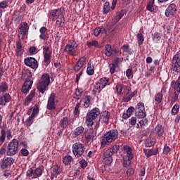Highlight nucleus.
Wrapping results in <instances>:
<instances>
[{
    "label": "nucleus",
    "mask_w": 180,
    "mask_h": 180,
    "mask_svg": "<svg viewBox=\"0 0 180 180\" xmlns=\"http://www.w3.org/2000/svg\"><path fill=\"white\" fill-rule=\"evenodd\" d=\"M120 150V145H115L112 148H110L105 150L103 154V162L105 165H110L113 162L114 154H116L117 151Z\"/></svg>",
    "instance_id": "nucleus-1"
},
{
    "label": "nucleus",
    "mask_w": 180,
    "mask_h": 180,
    "mask_svg": "<svg viewBox=\"0 0 180 180\" xmlns=\"http://www.w3.org/2000/svg\"><path fill=\"white\" fill-rule=\"evenodd\" d=\"M119 137V131L116 129H112L106 132L103 136L101 141V148L109 146L110 143H113L115 140H117Z\"/></svg>",
    "instance_id": "nucleus-2"
},
{
    "label": "nucleus",
    "mask_w": 180,
    "mask_h": 180,
    "mask_svg": "<svg viewBox=\"0 0 180 180\" xmlns=\"http://www.w3.org/2000/svg\"><path fill=\"white\" fill-rule=\"evenodd\" d=\"M49 85H50V75L49 73H44L37 84L38 92L44 94L47 91Z\"/></svg>",
    "instance_id": "nucleus-3"
},
{
    "label": "nucleus",
    "mask_w": 180,
    "mask_h": 180,
    "mask_svg": "<svg viewBox=\"0 0 180 180\" xmlns=\"http://www.w3.org/2000/svg\"><path fill=\"white\" fill-rule=\"evenodd\" d=\"M24 77H27L25 82L23 84V94H27L30 89H32V86L33 85V80L32 79V72L30 70L23 68Z\"/></svg>",
    "instance_id": "nucleus-4"
},
{
    "label": "nucleus",
    "mask_w": 180,
    "mask_h": 180,
    "mask_svg": "<svg viewBox=\"0 0 180 180\" xmlns=\"http://www.w3.org/2000/svg\"><path fill=\"white\" fill-rule=\"evenodd\" d=\"M99 115H101V110H99V108H93L87 113L86 116V122H88V127H92V126L95 124L94 121L98 116H99Z\"/></svg>",
    "instance_id": "nucleus-5"
},
{
    "label": "nucleus",
    "mask_w": 180,
    "mask_h": 180,
    "mask_svg": "<svg viewBox=\"0 0 180 180\" xmlns=\"http://www.w3.org/2000/svg\"><path fill=\"white\" fill-rule=\"evenodd\" d=\"M78 46L79 44L75 40L69 41V43L65 46L64 51L72 57H76Z\"/></svg>",
    "instance_id": "nucleus-6"
},
{
    "label": "nucleus",
    "mask_w": 180,
    "mask_h": 180,
    "mask_svg": "<svg viewBox=\"0 0 180 180\" xmlns=\"http://www.w3.org/2000/svg\"><path fill=\"white\" fill-rule=\"evenodd\" d=\"M73 155L76 158H81L84 157V153H85V146L81 142H76L72 146Z\"/></svg>",
    "instance_id": "nucleus-7"
},
{
    "label": "nucleus",
    "mask_w": 180,
    "mask_h": 180,
    "mask_svg": "<svg viewBox=\"0 0 180 180\" xmlns=\"http://www.w3.org/2000/svg\"><path fill=\"white\" fill-rule=\"evenodd\" d=\"M19 150V142L16 139H13L8 145L7 155L12 157L15 155Z\"/></svg>",
    "instance_id": "nucleus-8"
},
{
    "label": "nucleus",
    "mask_w": 180,
    "mask_h": 180,
    "mask_svg": "<svg viewBox=\"0 0 180 180\" xmlns=\"http://www.w3.org/2000/svg\"><path fill=\"white\" fill-rule=\"evenodd\" d=\"M180 68V51H178L174 56L172 61L171 70L173 72H179Z\"/></svg>",
    "instance_id": "nucleus-9"
},
{
    "label": "nucleus",
    "mask_w": 180,
    "mask_h": 180,
    "mask_svg": "<svg viewBox=\"0 0 180 180\" xmlns=\"http://www.w3.org/2000/svg\"><path fill=\"white\" fill-rule=\"evenodd\" d=\"M108 82H109V77H103L100 79L98 82H97L94 85L93 91H94L95 94H96L97 91H98V92H101V91H102V89H103V88H105V86L108 85Z\"/></svg>",
    "instance_id": "nucleus-10"
},
{
    "label": "nucleus",
    "mask_w": 180,
    "mask_h": 180,
    "mask_svg": "<svg viewBox=\"0 0 180 180\" xmlns=\"http://www.w3.org/2000/svg\"><path fill=\"white\" fill-rule=\"evenodd\" d=\"M51 54H53V51L50 50L49 46H45L43 48V56L44 63H45L46 65H50V63H51Z\"/></svg>",
    "instance_id": "nucleus-11"
},
{
    "label": "nucleus",
    "mask_w": 180,
    "mask_h": 180,
    "mask_svg": "<svg viewBox=\"0 0 180 180\" xmlns=\"http://www.w3.org/2000/svg\"><path fill=\"white\" fill-rule=\"evenodd\" d=\"M24 63L27 67H30L32 70H37L39 68V62L33 57H27L25 58Z\"/></svg>",
    "instance_id": "nucleus-12"
},
{
    "label": "nucleus",
    "mask_w": 180,
    "mask_h": 180,
    "mask_svg": "<svg viewBox=\"0 0 180 180\" xmlns=\"http://www.w3.org/2000/svg\"><path fill=\"white\" fill-rule=\"evenodd\" d=\"M136 117H146L147 113L146 112V108L144 103H139L135 108Z\"/></svg>",
    "instance_id": "nucleus-13"
},
{
    "label": "nucleus",
    "mask_w": 180,
    "mask_h": 180,
    "mask_svg": "<svg viewBox=\"0 0 180 180\" xmlns=\"http://www.w3.org/2000/svg\"><path fill=\"white\" fill-rule=\"evenodd\" d=\"M177 11L178 9L176 8V4H171L166 8L165 15L166 18H174V16H175L176 14Z\"/></svg>",
    "instance_id": "nucleus-14"
},
{
    "label": "nucleus",
    "mask_w": 180,
    "mask_h": 180,
    "mask_svg": "<svg viewBox=\"0 0 180 180\" xmlns=\"http://www.w3.org/2000/svg\"><path fill=\"white\" fill-rule=\"evenodd\" d=\"M46 109L48 110H55L56 109V94L55 93H51L49 97Z\"/></svg>",
    "instance_id": "nucleus-15"
},
{
    "label": "nucleus",
    "mask_w": 180,
    "mask_h": 180,
    "mask_svg": "<svg viewBox=\"0 0 180 180\" xmlns=\"http://www.w3.org/2000/svg\"><path fill=\"white\" fill-rule=\"evenodd\" d=\"M63 13H64V8H60L57 9L51 10V11L49 13V18H56V19H58L59 18H61L63 15Z\"/></svg>",
    "instance_id": "nucleus-16"
},
{
    "label": "nucleus",
    "mask_w": 180,
    "mask_h": 180,
    "mask_svg": "<svg viewBox=\"0 0 180 180\" xmlns=\"http://www.w3.org/2000/svg\"><path fill=\"white\" fill-rule=\"evenodd\" d=\"M115 89L118 95H122V94H124V95H129V86H125L123 84H117L115 86Z\"/></svg>",
    "instance_id": "nucleus-17"
},
{
    "label": "nucleus",
    "mask_w": 180,
    "mask_h": 180,
    "mask_svg": "<svg viewBox=\"0 0 180 180\" xmlns=\"http://www.w3.org/2000/svg\"><path fill=\"white\" fill-rule=\"evenodd\" d=\"M123 167L124 168H129L131 165V161H133V157L124 155L123 156Z\"/></svg>",
    "instance_id": "nucleus-18"
},
{
    "label": "nucleus",
    "mask_w": 180,
    "mask_h": 180,
    "mask_svg": "<svg viewBox=\"0 0 180 180\" xmlns=\"http://www.w3.org/2000/svg\"><path fill=\"white\" fill-rule=\"evenodd\" d=\"M155 133H156L160 139H162L164 134H165V129L162 127V125L158 124L155 128Z\"/></svg>",
    "instance_id": "nucleus-19"
},
{
    "label": "nucleus",
    "mask_w": 180,
    "mask_h": 180,
    "mask_svg": "<svg viewBox=\"0 0 180 180\" xmlns=\"http://www.w3.org/2000/svg\"><path fill=\"white\" fill-rule=\"evenodd\" d=\"M59 125L62 128L61 133L64 131L65 129L68 128V126H70V121L68 120V117H64L63 119L60 120L59 122Z\"/></svg>",
    "instance_id": "nucleus-20"
},
{
    "label": "nucleus",
    "mask_w": 180,
    "mask_h": 180,
    "mask_svg": "<svg viewBox=\"0 0 180 180\" xmlns=\"http://www.w3.org/2000/svg\"><path fill=\"white\" fill-rule=\"evenodd\" d=\"M14 161L15 160L12 158H7L3 160L1 162V168H3V169H5V168H8V167H11L12 164H13Z\"/></svg>",
    "instance_id": "nucleus-21"
},
{
    "label": "nucleus",
    "mask_w": 180,
    "mask_h": 180,
    "mask_svg": "<svg viewBox=\"0 0 180 180\" xmlns=\"http://www.w3.org/2000/svg\"><path fill=\"white\" fill-rule=\"evenodd\" d=\"M84 131H85V128H84V127L82 126L77 127L72 131V136L74 139H75L78 137V136H81V134H83Z\"/></svg>",
    "instance_id": "nucleus-22"
},
{
    "label": "nucleus",
    "mask_w": 180,
    "mask_h": 180,
    "mask_svg": "<svg viewBox=\"0 0 180 180\" xmlns=\"http://www.w3.org/2000/svg\"><path fill=\"white\" fill-rule=\"evenodd\" d=\"M11 101V95L9 94H6L3 96H0V105L5 106L6 103L10 102Z\"/></svg>",
    "instance_id": "nucleus-23"
},
{
    "label": "nucleus",
    "mask_w": 180,
    "mask_h": 180,
    "mask_svg": "<svg viewBox=\"0 0 180 180\" xmlns=\"http://www.w3.org/2000/svg\"><path fill=\"white\" fill-rule=\"evenodd\" d=\"M143 153L147 158L153 157V155H157L158 154V148L156 149H143Z\"/></svg>",
    "instance_id": "nucleus-24"
},
{
    "label": "nucleus",
    "mask_w": 180,
    "mask_h": 180,
    "mask_svg": "<svg viewBox=\"0 0 180 180\" xmlns=\"http://www.w3.org/2000/svg\"><path fill=\"white\" fill-rule=\"evenodd\" d=\"M144 117H139V119H141L136 124V129H144L147 124H148V119Z\"/></svg>",
    "instance_id": "nucleus-25"
},
{
    "label": "nucleus",
    "mask_w": 180,
    "mask_h": 180,
    "mask_svg": "<svg viewBox=\"0 0 180 180\" xmlns=\"http://www.w3.org/2000/svg\"><path fill=\"white\" fill-rule=\"evenodd\" d=\"M82 92H84L82 88H77L72 95L73 98L76 99V101H79L82 96Z\"/></svg>",
    "instance_id": "nucleus-26"
},
{
    "label": "nucleus",
    "mask_w": 180,
    "mask_h": 180,
    "mask_svg": "<svg viewBox=\"0 0 180 180\" xmlns=\"http://www.w3.org/2000/svg\"><path fill=\"white\" fill-rule=\"evenodd\" d=\"M134 107H129L127 110H125L122 115V117L124 120L126 119H129V117H130V116H131V115H133V112H134Z\"/></svg>",
    "instance_id": "nucleus-27"
},
{
    "label": "nucleus",
    "mask_w": 180,
    "mask_h": 180,
    "mask_svg": "<svg viewBox=\"0 0 180 180\" xmlns=\"http://www.w3.org/2000/svg\"><path fill=\"white\" fill-rule=\"evenodd\" d=\"M36 95V90L33 89L30 91V94L26 97L25 100V106H27L30 102H32V99L34 98V96Z\"/></svg>",
    "instance_id": "nucleus-28"
},
{
    "label": "nucleus",
    "mask_w": 180,
    "mask_h": 180,
    "mask_svg": "<svg viewBox=\"0 0 180 180\" xmlns=\"http://www.w3.org/2000/svg\"><path fill=\"white\" fill-rule=\"evenodd\" d=\"M95 135L94 134V129H90L87 133L85 134V139L86 143H91L94 141Z\"/></svg>",
    "instance_id": "nucleus-29"
},
{
    "label": "nucleus",
    "mask_w": 180,
    "mask_h": 180,
    "mask_svg": "<svg viewBox=\"0 0 180 180\" xmlns=\"http://www.w3.org/2000/svg\"><path fill=\"white\" fill-rule=\"evenodd\" d=\"M109 119H110V113L109 111H104L101 117L100 120H103V123L108 124L109 123Z\"/></svg>",
    "instance_id": "nucleus-30"
},
{
    "label": "nucleus",
    "mask_w": 180,
    "mask_h": 180,
    "mask_svg": "<svg viewBox=\"0 0 180 180\" xmlns=\"http://www.w3.org/2000/svg\"><path fill=\"white\" fill-rule=\"evenodd\" d=\"M172 87L174 91H176L178 94H180V76L178 77L176 81L172 82Z\"/></svg>",
    "instance_id": "nucleus-31"
},
{
    "label": "nucleus",
    "mask_w": 180,
    "mask_h": 180,
    "mask_svg": "<svg viewBox=\"0 0 180 180\" xmlns=\"http://www.w3.org/2000/svg\"><path fill=\"white\" fill-rule=\"evenodd\" d=\"M39 39H41V40H46L47 37V28H46V27H41L39 29Z\"/></svg>",
    "instance_id": "nucleus-32"
},
{
    "label": "nucleus",
    "mask_w": 180,
    "mask_h": 180,
    "mask_svg": "<svg viewBox=\"0 0 180 180\" xmlns=\"http://www.w3.org/2000/svg\"><path fill=\"white\" fill-rule=\"evenodd\" d=\"M105 49V56H106V57H112V56H113V49H112V45L106 44Z\"/></svg>",
    "instance_id": "nucleus-33"
},
{
    "label": "nucleus",
    "mask_w": 180,
    "mask_h": 180,
    "mask_svg": "<svg viewBox=\"0 0 180 180\" xmlns=\"http://www.w3.org/2000/svg\"><path fill=\"white\" fill-rule=\"evenodd\" d=\"M15 51L18 57H22L23 54V48L22 47V44L20 41L16 43Z\"/></svg>",
    "instance_id": "nucleus-34"
},
{
    "label": "nucleus",
    "mask_w": 180,
    "mask_h": 180,
    "mask_svg": "<svg viewBox=\"0 0 180 180\" xmlns=\"http://www.w3.org/2000/svg\"><path fill=\"white\" fill-rule=\"evenodd\" d=\"M106 33V29L105 27H96L94 30V34L96 37H98L99 34H105Z\"/></svg>",
    "instance_id": "nucleus-35"
},
{
    "label": "nucleus",
    "mask_w": 180,
    "mask_h": 180,
    "mask_svg": "<svg viewBox=\"0 0 180 180\" xmlns=\"http://www.w3.org/2000/svg\"><path fill=\"white\" fill-rule=\"evenodd\" d=\"M60 174H61V168H60V167H58V165L54 166L52 168V171H51V174L52 176H58V175H60Z\"/></svg>",
    "instance_id": "nucleus-36"
},
{
    "label": "nucleus",
    "mask_w": 180,
    "mask_h": 180,
    "mask_svg": "<svg viewBox=\"0 0 180 180\" xmlns=\"http://www.w3.org/2000/svg\"><path fill=\"white\" fill-rule=\"evenodd\" d=\"M86 74L88 75H94L95 74V67H94L91 62H89L87 64Z\"/></svg>",
    "instance_id": "nucleus-37"
},
{
    "label": "nucleus",
    "mask_w": 180,
    "mask_h": 180,
    "mask_svg": "<svg viewBox=\"0 0 180 180\" xmlns=\"http://www.w3.org/2000/svg\"><path fill=\"white\" fill-rule=\"evenodd\" d=\"M56 25L58 26V27H64L65 25V18H64V15L58 18Z\"/></svg>",
    "instance_id": "nucleus-38"
},
{
    "label": "nucleus",
    "mask_w": 180,
    "mask_h": 180,
    "mask_svg": "<svg viewBox=\"0 0 180 180\" xmlns=\"http://www.w3.org/2000/svg\"><path fill=\"white\" fill-rule=\"evenodd\" d=\"M74 160L71 157V155H67L63 157V162L65 164V165H71V162H72Z\"/></svg>",
    "instance_id": "nucleus-39"
},
{
    "label": "nucleus",
    "mask_w": 180,
    "mask_h": 180,
    "mask_svg": "<svg viewBox=\"0 0 180 180\" xmlns=\"http://www.w3.org/2000/svg\"><path fill=\"white\" fill-rule=\"evenodd\" d=\"M123 149H124V151H125V153H127V155H128V157L134 158V155H133V150L130 146L127 145L124 146Z\"/></svg>",
    "instance_id": "nucleus-40"
},
{
    "label": "nucleus",
    "mask_w": 180,
    "mask_h": 180,
    "mask_svg": "<svg viewBox=\"0 0 180 180\" xmlns=\"http://www.w3.org/2000/svg\"><path fill=\"white\" fill-rule=\"evenodd\" d=\"M110 3L109 1H106L103 5V15H106L107 13H109V11H110Z\"/></svg>",
    "instance_id": "nucleus-41"
},
{
    "label": "nucleus",
    "mask_w": 180,
    "mask_h": 180,
    "mask_svg": "<svg viewBox=\"0 0 180 180\" xmlns=\"http://www.w3.org/2000/svg\"><path fill=\"white\" fill-rule=\"evenodd\" d=\"M84 104L83 106L84 108H89V105H91V96H86L85 98L83 100Z\"/></svg>",
    "instance_id": "nucleus-42"
},
{
    "label": "nucleus",
    "mask_w": 180,
    "mask_h": 180,
    "mask_svg": "<svg viewBox=\"0 0 180 180\" xmlns=\"http://www.w3.org/2000/svg\"><path fill=\"white\" fill-rule=\"evenodd\" d=\"M85 61H86V58H85V56H82L79 58L78 61L76 63V65L83 68L84 65H85Z\"/></svg>",
    "instance_id": "nucleus-43"
},
{
    "label": "nucleus",
    "mask_w": 180,
    "mask_h": 180,
    "mask_svg": "<svg viewBox=\"0 0 180 180\" xmlns=\"http://www.w3.org/2000/svg\"><path fill=\"white\" fill-rule=\"evenodd\" d=\"M8 84L6 82H1L0 84V94H4L8 91Z\"/></svg>",
    "instance_id": "nucleus-44"
},
{
    "label": "nucleus",
    "mask_w": 180,
    "mask_h": 180,
    "mask_svg": "<svg viewBox=\"0 0 180 180\" xmlns=\"http://www.w3.org/2000/svg\"><path fill=\"white\" fill-rule=\"evenodd\" d=\"M146 147L148 148V147H153V146H154L155 144V141H154V139H151V138H148L146 140Z\"/></svg>",
    "instance_id": "nucleus-45"
},
{
    "label": "nucleus",
    "mask_w": 180,
    "mask_h": 180,
    "mask_svg": "<svg viewBox=\"0 0 180 180\" xmlns=\"http://www.w3.org/2000/svg\"><path fill=\"white\" fill-rule=\"evenodd\" d=\"M162 35L160 34V32H155L153 35V41H155V43H158L160 40H161Z\"/></svg>",
    "instance_id": "nucleus-46"
},
{
    "label": "nucleus",
    "mask_w": 180,
    "mask_h": 180,
    "mask_svg": "<svg viewBox=\"0 0 180 180\" xmlns=\"http://www.w3.org/2000/svg\"><path fill=\"white\" fill-rule=\"evenodd\" d=\"M87 46L89 49H91V47H99V44L98 43V41H87Z\"/></svg>",
    "instance_id": "nucleus-47"
},
{
    "label": "nucleus",
    "mask_w": 180,
    "mask_h": 180,
    "mask_svg": "<svg viewBox=\"0 0 180 180\" xmlns=\"http://www.w3.org/2000/svg\"><path fill=\"white\" fill-rule=\"evenodd\" d=\"M27 33H29V25L27 22H23V37L27 36Z\"/></svg>",
    "instance_id": "nucleus-48"
},
{
    "label": "nucleus",
    "mask_w": 180,
    "mask_h": 180,
    "mask_svg": "<svg viewBox=\"0 0 180 180\" xmlns=\"http://www.w3.org/2000/svg\"><path fill=\"white\" fill-rule=\"evenodd\" d=\"M162 94L161 93H158V94H156L155 96V102H157L158 103H161L162 102Z\"/></svg>",
    "instance_id": "nucleus-49"
},
{
    "label": "nucleus",
    "mask_w": 180,
    "mask_h": 180,
    "mask_svg": "<svg viewBox=\"0 0 180 180\" xmlns=\"http://www.w3.org/2000/svg\"><path fill=\"white\" fill-rule=\"evenodd\" d=\"M178 112H179V105L175 104L172 109V116H175Z\"/></svg>",
    "instance_id": "nucleus-50"
},
{
    "label": "nucleus",
    "mask_w": 180,
    "mask_h": 180,
    "mask_svg": "<svg viewBox=\"0 0 180 180\" xmlns=\"http://www.w3.org/2000/svg\"><path fill=\"white\" fill-rule=\"evenodd\" d=\"M137 39H138V44L139 46H141L144 43V37L143 36V34L139 33L137 34Z\"/></svg>",
    "instance_id": "nucleus-51"
},
{
    "label": "nucleus",
    "mask_w": 180,
    "mask_h": 180,
    "mask_svg": "<svg viewBox=\"0 0 180 180\" xmlns=\"http://www.w3.org/2000/svg\"><path fill=\"white\" fill-rule=\"evenodd\" d=\"M146 9H148L150 12H154V1H150L148 2Z\"/></svg>",
    "instance_id": "nucleus-52"
},
{
    "label": "nucleus",
    "mask_w": 180,
    "mask_h": 180,
    "mask_svg": "<svg viewBox=\"0 0 180 180\" xmlns=\"http://www.w3.org/2000/svg\"><path fill=\"white\" fill-rule=\"evenodd\" d=\"M110 72L112 75L116 72V65L115 63H110L109 65Z\"/></svg>",
    "instance_id": "nucleus-53"
},
{
    "label": "nucleus",
    "mask_w": 180,
    "mask_h": 180,
    "mask_svg": "<svg viewBox=\"0 0 180 180\" xmlns=\"http://www.w3.org/2000/svg\"><path fill=\"white\" fill-rule=\"evenodd\" d=\"M1 136H0V141L1 143H4L5 141V138L6 137V131H5V129H2L1 131Z\"/></svg>",
    "instance_id": "nucleus-54"
},
{
    "label": "nucleus",
    "mask_w": 180,
    "mask_h": 180,
    "mask_svg": "<svg viewBox=\"0 0 180 180\" xmlns=\"http://www.w3.org/2000/svg\"><path fill=\"white\" fill-rule=\"evenodd\" d=\"M79 164H80V167L81 168H82V169H85V168H86L88 163L86 162V161L84 159H82V160H80L79 162Z\"/></svg>",
    "instance_id": "nucleus-55"
},
{
    "label": "nucleus",
    "mask_w": 180,
    "mask_h": 180,
    "mask_svg": "<svg viewBox=\"0 0 180 180\" xmlns=\"http://www.w3.org/2000/svg\"><path fill=\"white\" fill-rule=\"evenodd\" d=\"M178 98H179L178 93H176V91H174L173 93V96L172 98L171 103H175V102L178 101Z\"/></svg>",
    "instance_id": "nucleus-56"
},
{
    "label": "nucleus",
    "mask_w": 180,
    "mask_h": 180,
    "mask_svg": "<svg viewBox=\"0 0 180 180\" xmlns=\"http://www.w3.org/2000/svg\"><path fill=\"white\" fill-rule=\"evenodd\" d=\"M129 124H131V126H134L136 124V123H137V117H131L129 120Z\"/></svg>",
    "instance_id": "nucleus-57"
},
{
    "label": "nucleus",
    "mask_w": 180,
    "mask_h": 180,
    "mask_svg": "<svg viewBox=\"0 0 180 180\" xmlns=\"http://www.w3.org/2000/svg\"><path fill=\"white\" fill-rule=\"evenodd\" d=\"M43 174V171L40 168H37L34 172V176L36 175L37 176H41Z\"/></svg>",
    "instance_id": "nucleus-58"
},
{
    "label": "nucleus",
    "mask_w": 180,
    "mask_h": 180,
    "mask_svg": "<svg viewBox=\"0 0 180 180\" xmlns=\"http://www.w3.org/2000/svg\"><path fill=\"white\" fill-rule=\"evenodd\" d=\"M19 39H21L23 40V25L20 24V28H19Z\"/></svg>",
    "instance_id": "nucleus-59"
},
{
    "label": "nucleus",
    "mask_w": 180,
    "mask_h": 180,
    "mask_svg": "<svg viewBox=\"0 0 180 180\" xmlns=\"http://www.w3.org/2000/svg\"><path fill=\"white\" fill-rule=\"evenodd\" d=\"M169 151H171V148H169V146H168V145L165 144L164 146V148H163L164 154H165L167 155L169 153Z\"/></svg>",
    "instance_id": "nucleus-60"
},
{
    "label": "nucleus",
    "mask_w": 180,
    "mask_h": 180,
    "mask_svg": "<svg viewBox=\"0 0 180 180\" xmlns=\"http://www.w3.org/2000/svg\"><path fill=\"white\" fill-rule=\"evenodd\" d=\"M122 50L124 53H129V50H130V45L124 44L122 46Z\"/></svg>",
    "instance_id": "nucleus-61"
},
{
    "label": "nucleus",
    "mask_w": 180,
    "mask_h": 180,
    "mask_svg": "<svg viewBox=\"0 0 180 180\" xmlns=\"http://www.w3.org/2000/svg\"><path fill=\"white\" fill-rule=\"evenodd\" d=\"M117 33H119V30L117 28H114L110 30V35L112 37H115V36H117Z\"/></svg>",
    "instance_id": "nucleus-62"
},
{
    "label": "nucleus",
    "mask_w": 180,
    "mask_h": 180,
    "mask_svg": "<svg viewBox=\"0 0 180 180\" xmlns=\"http://www.w3.org/2000/svg\"><path fill=\"white\" fill-rule=\"evenodd\" d=\"M127 175L129 176H131V175L134 174V168H129L126 172Z\"/></svg>",
    "instance_id": "nucleus-63"
},
{
    "label": "nucleus",
    "mask_w": 180,
    "mask_h": 180,
    "mask_svg": "<svg viewBox=\"0 0 180 180\" xmlns=\"http://www.w3.org/2000/svg\"><path fill=\"white\" fill-rule=\"evenodd\" d=\"M26 176H34V171H33V169H30L29 170H27V173H26Z\"/></svg>",
    "instance_id": "nucleus-64"
}]
</instances>
